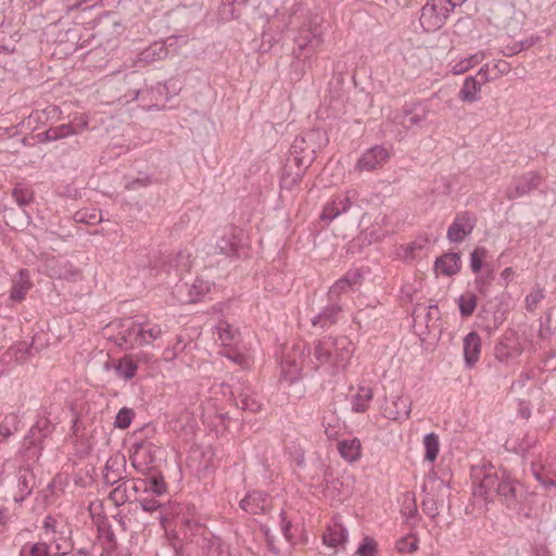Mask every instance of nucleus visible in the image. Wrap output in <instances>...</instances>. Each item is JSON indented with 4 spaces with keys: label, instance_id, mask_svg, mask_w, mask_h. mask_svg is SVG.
<instances>
[{
    "label": "nucleus",
    "instance_id": "obj_57",
    "mask_svg": "<svg viewBox=\"0 0 556 556\" xmlns=\"http://www.w3.org/2000/svg\"><path fill=\"white\" fill-rule=\"evenodd\" d=\"M421 509L431 519H434L440 514L438 502L432 496H427L422 500Z\"/></svg>",
    "mask_w": 556,
    "mask_h": 556
},
{
    "label": "nucleus",
    "instance_id": "obj_41",
    "mask_svg": "<svg viewBox=\"0 0 556 556\" xmlns=\"http://www.w3.org/2000/svg\"><path fill=\"white\" fill-rule=\"evenodd\" d=\"M384 231L379 226H371L364 230L358 236V241L362 244H371L374 242H377L381 240L384 237Z\"/></svg>",
    "mask_w": 556,
    "mask_h": 556
},
{
    "label": "nucleus",
    "instance_id": "obj_11",
    "mask_svg": "<svg viewBox=\"0 0 556 556\" xmlns=\"http://www.w3.org/2000/svg\"><path fill=\"white\" fill-rule=\"evenodd\" d=\"M355 198L356 192L353 190L333 195L331 200L325 205L320 214V219L332 222L341 214L346 213L351 208L352 202L355 200Z\"/></svg>",
    "mask_w": 556,
    "mask_h": 556
},
{
    "label": "nucleus",
    "instance_id": "obj_32",
    "mask_svg": "<svg viewBox=\"0 0 556 556\" xmlns=\"http://www.w3.org/2000/svg\"><path fill=\"white\" fill-rule=\"evenodd\" d=\"M20 279L13 282V287L11 289L10 298L13 301H22L28 290L31 288V282L29 281V275L27 269H21L18 271Z\"/></svg>",
    "mask_w": 556,
    "mask_h": 556
},
{
    "label": "nucleus",
    "instance_id": "obj_14",
    "mask_svg": "<svg viewBox=\"0 0 556 556\" xmlns=\"http://www.w3.org/2000/svg\"><path fill=\"white\" fill-rule=\"evenodd\" d=\"M330 303L321 308V311L312 319V327L315 330H326L336 325L343 311L340 302L329 301Z\"/></svg>",
    "mask_w": 556,
    "mask_h": 556
},
{
    "label": "nucleus",
    "instance_id": "obj_13",
    "mask_svg": "<svg viewBox=\"0 0 556 556\" xmlns=\"http://www.w3.org/2000/svg\"><path fill=\"white\" fill-rule=\"evenodd\" d=\"M389 157V151L383 146H375L362 154L356 163V169L375 170L382 167Z\"/></svg>",
    "mask_w": 556,
    "mask_h": 556
},
{
    "label": "nucleus",
    "instance_id": "obj_49",
    "mask_svg": "<svg viewBox=\"0 0 556 556\" xmlns=\"http://www.w3.org/2000/svg\"><path fill=\"white\" fill-rule=\"evenodd\" d=\"M418 538L414 534H409L396 541V549L400 553H414L418 548Z\"/></svg>",
    "mask_w": 556,
    "mask_h": 556
},
{
    "label": "nucleus",
    "instance_id": "obj_43",
    "mask_svg": "<svg viewBox=\"0 0 556 556\" xmlns=\"http://www.w3.org/2000/svg\"><path fill=\"white\" fill-rule=\"evenodd\" d=\"M220 354L241 368H248L251 365L250 356L242 350H222Z\"/></svg>",
    "mask_w": 556,
    "mask_h": 556
},
{
    "label": "nucleus",
    "instance_id": "obj_4",
    "mask_svg": "<svg viewBox=\"0 0 556 556\" xmlns=\"http://www.w3.org/2000/svg\"><path fill=\"white\" fill-rule=\"evenodd\" d=\"M324 43V28L318 15L308 16L298 28L293 37V58L302 62L301 71L309 66V60L318 53Z\"/></svg>",
    "mask_w": 556,
    "mask_h": 556
},
{
    "label": "nucleus",
    "instance_id": "obj_5",
    "mask_svg": "<svg viewBox=\"0 0 556 556\" xmlns=\"http://www.w3.org/2000/svg\"><path fill=\"white\" fill-rule=\"evenodd\" d=\"M439 97L437 93L422 101L406 104L402 110L394 112L393 123L402 126L406 130L420 128L430 113H435L434 106Z\"/></svg>",
    "mask_w": 556,
    "mask_h": 556
},
{
    "label": "nucleus",
    "instance_id": "obj_46",
    "mask_svg": "<svg viewBox=\"0 0 556 556\" xmlns=\"http://www.w3.org/2000/svg\"><path fill=\"white\" fill-rule=\"evenodd\" d=\"M538 40H539V37L531 36L529 38H526L523 40L516 42L511 47L507 46L502 52L505 56H513V55H516L519 52L527 50L530 47L534 46L538 42Z\"/></svg>",
    "mask_w": 556,
    "mask_h": 556
},
{
    "label": "nucleus",
    "instance_id": "obj_9",
    "mask_svg": "<svg viewBox=\"0 0 556 556\" xmlns=\"http://www.w3.org/2000/svg\"><path fill=\"white\" fill-rule=\"evenodd\" d=\"M134 452L129 457L132 467L141 475L148 476L154 469L157 446L150 442L136 443Z\"/></svg>",
    "mask_w": 556,
    "mask_h": 556
},
{
    "label": "nucleus",
    "instance_id": "obj_22",
    "mask_svg": "<svg viewBox=\"0 0 556 556\" xmlns=\"http://www.w3.org/2000/svg\"><path fill=\"white\" fill-rule=\"evenodd\" d=\"M280 363L285 380L293 383L301 378L303 370L302 361L296 359L290 351L280 356Z\"/></svg>",
    "mask_w": 556,
    "mask_h": 556
},
{
    "label": "nucleus",
    "instance_id": "obj_27",
    "mask_svg": "<svg viewBox=\"0 0 556 556\" xmlns=\"http://www.w3.org/2000/svg\"><path fill=\"white\" fill-rule=\"evenodd\" d=\"M486 54L484 51H478L469 56L463 58L458 61H453L450 63L451 72L454 75H460L469 71L470 68L475 67L476 65L480 64L484 59Z\"/></svg>",
    "mask_w": 556,
    "mask_h": 556
},
{
    "label": "nucleus",
    "instance_id": "obj_53",
    "mask_svg": "<svg viewBox=\"0 0 556 556\" xmlns=\"http://www.w3.org/2000/svg\"><path fill=\"white\" fill-rule=\"evenodd\" d=\"M53 140H59L66 138L72 135L79 134V130H77L73 123L68 124H62L55 127H51Z\"/></svg>",
    "mask_w": 556,
    "mask_h": 556
},
{
    "label": "nucleus",
    "instance_id": "obj_21",
    "mask_svg": "<svg viewBox=\"0 0 556 556\" xmlns=\"http://www.w3.org/2000/svg\"><path fill=\"white\" fill-rule=\"evenodd\" d=\"M462 268V261L458 253L450 252L438 257L434 263V270L437 274H441L451 277L457 274Z\"/></svg>",
    "mask_w": 556,
    "mask_h": 556
},
{
    "label": "nucleus",
    "instance_id": "obj_34",
    "mask_svg": "<svg viewBox=\"0 0 556 556\" xmlns=\"http://www.w3.org/2000/svg\"><path fill=\"white\" fill-rule=\"evenodd\" d=\"M237 406L242 410L256 413L262 408V403L256 394L252 393L249 389H245L239 394Z\"/></svg>",
    "mask_w": 556,
    "mask_h": 556
},
{
    "label": "nucleus",
    "instance_id": "obj_62",
    "mask_svg": "<svg viewBox=\"0 0 556 556\" xmlns=\"http://www.w3.org/2000/svg\"><path fill=\"white\" fill-rule=\"evenodd\" d=\"M140 506L144 511L154 513L161 507V503L153 497H144L140 500Z\"/></svg>",
    "mask_w": 556,
    "mask_h": 556
},
{
    "label": "nucleus",
    "instance_id": "obj_16",
    "mask_svg": "<svg viewBox=\"0 0 556 556\" xmlns=\"http://www.w3.org/2000/svg\"><path fill=\"white\" fill-rule=\"evenodd\" d=\"M177 93L175 83L172 80L165 84H159L151 89H136L131 93V100L144 99L147 96L155 98L156 102H167L170 98Z\"/></svg>",
    "mask_w": 556,
    "mask_h": 556
},
{
    "label": "nucleus",
    "instance_id": "obj_6",
    "mask_svg": "<svg viewBox=\"0 0 556 556\" xmlns=\"http://www.w3.org/2000/svg\"><path fill=\"white\" fill-rule=\"evenodd\" d=\"M215 254L227 257H241L248 254V244L242 229L233 225L222 229L215 245Z\"/></svg>",
    "mask_w": 556,
    "mask_h": 556
},
{
    "label": "nucleus",
    "instance_id": "obj_40",
    "mask_svg": "<svg viewBox=\"0 0 556 556\" xmlns=\"http://www.w3.org/2000/svg\"><path fill=\"white\" fill-rule=\"evenodd\" d=\"M216 330L219 339L222 340L223 348H230V342L235 340L237 334H239L237 329L227 321H220L217 325Z\"/></svg>",
    "mask_w": 556,
    "mask_h": 556
},
{
    "label": "nucleus",
    "instance_id": "obj_10",
    "mask_svg": "<svg viewBox=\"0 0 556 556\" xmlns=\"http://www.w3.org/2000/svg\"><path fill=\"white\" fill-rule=\"evenodd\" d=\"M477 225V216L469 211L456 214L454 220L447 228L446 238L452 243H460L468 237Z\"/></svg>",
    "mask_w": 556,
    "mask_h": 556
},
{
    "label": "nucleus",
    "instance_id": "obj_20",
    "mask_svg": "<svg viewBox=\"0 0 556 556\" xmlns=\"http://www.w3.org/2000/svg\"><path fill=\"white\" fill-rule=\"evenodd\" d=\"M267 497L268 495L263 491L250 492L240 501V507L253 515L265 513L268 505Z\"/></svg>",
    "mask_w": 556,
    "mask_h": 556
},
{
    "label": "nucleus",
    "instance_id": "obj_29",
    "mask_svg": "<svg viewBox=\"0 0 556 556\" xmlns=\"http://www.w3.org/2000/svg\"><path fill=\"white\" fill-rule=\"evenodd\" d=\"M116 375L125 380L132 379L138 370V363L131 355H124L114 365Z\"/></svg>",
    "mask_w": 556,
    "mask_h": 556
},
{
    "label": "nucleus",
    "instance_id": "obj_38",
    "mask_svg": "<svg viewBox=\"0 0 556 556\" xmlns=\"http://www.w3.org/2000/svg\"><path fill=\"white\" fill-rule=\"evenodd\" d=\"M236 0H222L218 7L217 16L222 23L230 22L239 17V12L235 5Z\"/></svg>",
    "mask_w": 556,
    "mask_h": 556
},
{
    "label": "nucleus",
    "instance_id": "obj_51",
    "mask_svg": "<svg viewBox=\"0 0 556 556\" xmlns=\"http://www.w3.org/2000/svg\"><path fill=\"white\" fill-rule=\"evenodd\" d=\"M323 426L325 428V434L329 439H336L339 435L341 426L339 419L334 415L330 416L328 419L324 416Z\"/></svg>",
    "mask_w": 556,
    "mask_h": 556
},
{
    "label": "nucleus",
    "instance_id": "obj_7",
    "mask_svg": "<svg viewBox=\"0 0 556 556\" xmlns=\"http://www.w3.org/2000/svg\"><path fill=\"white\" fill-rule=\"evenodd\" d=\"M451 12L453 5L446 0H427L421 8L420 25L427 33L438 30L445 24Z\"/></svg>",
    "mask_w": 556,
    "mask_h": 556
},
{
    "label": "nucleus",
    "instance_id": "obj_44",
    "mask_svg": "<svg viewBox=\"0 0 556 556\" xmlns=\"http://www.w3.org/2000/svg\"><path fill=\"white\" fill-rule=\"evenodd\" d=\"M146 477L147 493L150 492L157 496L166 493V484L162 477L152 473Z\"/></svg>",
    "mask_w": 556,
    "mask_h": 556
},
{
    "label": "nucleus",
    "instance_id": "obj_55",
    "mask_svg": "<svg viewBox=\"0 0 556 556\" xmlns=\"http://www.w3.org/2000/svg\"><path fill=\"white\" fill-rule=\"evenodd\" d=\"M154 181L155 180L151 176H149L147 174H140L139 177L134 178V179L127 181L126 185H125V188L127 190H134L135 191V190H138L140 188L148 187V186L152 185Z\"/></svg>",
    "mask_w": 556,
    "mask_h": 556
},
{
    "label": "nucleus",
    "instance_id": "obj_26",
    "mask_svg": "<svg viewBox=\"0 0 556 556\" xmlns=\"http://www.w3.org/2000/svg\"><path fill=\"white\" fill-rule=\"evenodd\" d=\"M348 530L339 523L329 526L324 533L323 541L329 547L343 546L348 542Z\"/></svg>",
    "mask_w": 556,
    "mask_h": 556
},
{
    "label": "nucleus",
    "instance_id": "obj_47",
    "mask_svg": "<svg viewBox=\"0 0 556 556\" xmlns=\"http://www.w3.org/2000/svg\"><path fill=\"white\" fill-rule=\"evenodd\" d=\"M109 498L116 505L121 506L128 501L127 485L125 481L115 484L114 489L110 492Z\"/></svg>",
    "mask_w": 556,
    "mask_h": 556
},
{
    "label": "nucleus",
    "instance_id": "obj_61",
    "mask_svg": "<svg viewBox=\"0 0 556 556\" xmlns=\"http://www.w3.org/2000/svg\"><path fill=\"white\" fill-rule=\"evenodd\" d=\"M490 279H492V271H490L485 276L484 275H478L476 277V280H475L476 288H477V290L481 294H485L486 293Z\"/></svg>",
    "mask_w": 556,
    "mask_h": 556
},
{
    "label": "nucleus",
    "instance_id": "obj_19",
    "mask_svg": "<svg viewBox=\"0 0 556 556\" xmlns=\"http://www.w3.org/2000/svg\"><path fill=\"white\" fill-rule=\"evenodd\" d=\"M17 477V494L14 495L16 503L23 502L28 495L31 494L35 485V475L33 473L29 465L21 466L16 473Z\"/></svg>",
    "mask_w": 556,
    "mask_h": 556
},
{
    "label": "nucleus",
    "instance_id": "obj_35",
    "mask_svg": "<svg viewBox=\"0 0 556 556\" xmlns=\"http://www.w3.org/2000/svg\"><path fill=\"white\" fill-rule=\"evenodd\" d=\"M18 417L15 414H9L4 417L0 424V444L18 430Z\"/></svg>",
    "mask_w": 556,
    "mask_h": 556
},
{
    "label": "nucleus",
    "instance_id": "obj_28",
    "mask_svg": "<svg viewBox=\"0 0 556 556\" xmlns=\"http://www.w3.org/2000/svg\"><path fill=\"white\" fill-rule=\"evenodd\" d=\"M338 451L342 458L353 463L361 457V441L356 438L342 440L338 443Z\"/></svg>",
    "mask_w": 556,
    "mask_h": 556
},
{
    "label": "nucleus",
    "instance_id": "obj_58",
    "mask_svg": "<svg viewBox=\"0 0 556 556\" xmlns=\"http://www.w3.org/2000/svg\"><path fill=\"white\" fill-rule=\"evenodd\" d=\"M79 276H80L79 269L74 267L73 264H71L70 262H65L59 271L60 278H63V279H66L70 281L77 280L79 278Z\"/></svg>",
    "mask_w": 556,
    "mask_h": 556
},
{
    "label": "nucleus",
    "instance_id": "obj_1",
    "mask_svg": "<svg viewBox=\"0 0 556 556\" xmlns=\"http://www.w3.org/2000/svg\"><path fill=\"white\" fill-rule=\"evenodd\" d=\"M329 143L328 134L321 128H312L296 136L290 147L280 184L292 189L299 185L305 172L316 160L317 153Z\"/></svg>",
    "mask_w": 556,
    "mask_h": 556
},
{
    "label": "nucleus",
    "instance_id": "obj_52",
    "mask_svg": "<svg viewBox=\"0 0 556 556\" xmlns=\"http://www.w3.org/2000/svg\"><path fill=\"white\" fill-rule=\"evenodd\" d=\"M544 299V290L540 287L533 288L526 296V307L532 312L538 307V304Z\"/></svg>",
    "mask_w": 556,
    "mask_h": 556
},
{
    "label": "nucleus",
    "instance_id": "obj_2",
    "mask_svg": "<svg viewBox=\"0 0 556 556\" xmlns=\"http://www.w3.org/2000/svg\"><path fill=\"white\" fill-rule=\"evenodd\" d=\"M476 497L492 501L495 496L508 508H516L520 502L521 484L518 479L511 476L504 468L496 469L489 464L481 469H475L472 473Z\"/></svg>",
    "mask_w": 556,
    "mask_h": 556
},
{
    "label": "nucleus",
    "instance_id": "obj_15",
    "mask_svg": "<svg viewBox=\"0 0 556 556\" xmlns=\"http://www.w3.org/2000/svg\"><path fill=\"white\" fill-rule=\"evenodd\" d=\"M362 281V274L358 269L348 270L343 277L338 279L328 291V300L339 302L342 294L348 293Z\"/></svg>",
    "mask_w": 556,
    "mask_h": 556
},
{
    "label": "nucleus",
    "instance_id": "obj_31",
    "mask_svg": "<svg viewBox=\"0 0 556 556\" xmlns=\"http://www.w3.org/2000/svg\"><path fill=\"white\" fill-rule=\"evenodd\" d=\"M203 548L205 551V556H232L230 546L219 536L205 539Z\"/></svg>",
    "mask_w": 556,
    "mask_h": 556
},
{
    "label": "nucleus",
    "instance_id": "obj_23",
    "mask_svg": "<svg viewBox=\"0 0 556 556\" xmlns=\"http://www.w3.org/2000/svg\"><path fill=\"white\" fill-rule=\"evenodd\" d=\"M482 86L477 76H467L458 92L459 100L467 103L478 102L481 99Z\"/></svg>",
    "mask_w": 556,
    "mask_h": 556
},
{
    "label": "nucleus",
    "instance_id": "obj_3",
    "mask_svg": "<svg viewBox=\"0 0 556 556\" xmlns=\"http://www.w3.org/2000/svg\"><path fill=\"white\" fill-rule=\"evenodd\" d=\"M162 334L159 325L144 324L132 318L114 320L103 328V337L117 348H136L153 344Z\"/></svg>",
    "mask_w": 556,
    "mask_h": 556
},
{
    "label": "nucleus",
    "instance_id": "obj_56",
    "mask_svg": "<svg viewBox=\"0 0 556 556\" xmlns=\"http://www.w3.org/2000/svg\"><path fill=\"white\" fill-rule=\"evenodd\" d=\"M377 552V543L374 539L366 536L358 546L356 554L358 556H375Z\"/></svg>",
    "mask_w": 556,
    "mask_h": 556
},
{
    "label": "nucleus",
    "instance_id": "obj_8",
    "mask_svg": "<svg viewBox=\"0 0 556 556\" xmlns=\"http://www.w3.org/2000/svg\"><path fill=\"white\" fill-rule=\"evenodd\" d=\"M316 368L334 376L349 364L352 354L350 350H314Z\"/></svg>",
    "mask_w": 556,
    "mask_h": 556
},
{
    "label": "nucleus",
    "instance_id": "obj_45",
    "mask_svg": "<svg viewBox=\"0 0 556 556\" xmlns=\"http://www.w3.org/2000/svg\"><path fill=\"white\" fill-rule=\"evenodd\" d=\"M35 433V429L31 428L29 430V434L26 435L24 438V441H23V447H22V452L23 454L28 458V459H38L39 456H40V447H38L34 440H33V435Z\"/></svg>",
    "mask_w": 556,
    "mask_h": 556
},
{
    "label": "nucleus",
    "instance_id": "obj_48",
    "mask_svg": "<svg viewBox=\"0 0 556 556\" xmlns=\"http://www.w3.org/2000/svg\"><path fill=\"white\" fill-rule=\"evenodd\" d=\"M536 444L538 438L535 435L525 433L523 437L515 443L513 448L515 452L523 455L534 448Z\"/></svg>",
    "mask_w": 556,
    "mask_h": 556
},
{
    "label": "nucleus",
    "instance_id": "obj_37",
    "mask_svg": "<svg viewBox=\"0 0 556 556\" xmlns=\"http://www.w3.org/2000/svg\"><path fill=\"white\" fill-rule=\"evenodd\" d=\"M12 197L20 207H24L33 202L34 191L23 184H17L12 190Z\"/></svg>",
    "mask_w": 556,
    "mask_h": 556
},
{
    "label": "nucleus",
    "instance_id": "obj_17",
    "mask_svg": "<svg viewBox=\"0 0 556 556\" xmlns=\"http://www.w3.org/2000/svg\"><path fill=\"white\" fill-rule=\"evenodd\" d=\"M410 413V403L407 399L394 396L386 401L382 406V415L389 420L397 421L407 419Z\"/></svg>",
    "mask_w": 556,
    "mask_h": 556
},
{
    "label": "nucleus",
    "instance_id": "obj_42",
    "mask_svg": "<svg viewBox=\"0 0 556 556\" xmlns=\"http://www.w3.org/2000/svg\"><path fill=\"white\" fill-rule=\"evenodd\" d=\"M531 472L546 492L556 494V481L554 479L544 475L535 464L531 465Z\"/></svg>",
    "mask_w": 556,
    "mask_h": 556
},
{
    "label": "nucleus",
    "instance_id": "obj_63",
    "mask_svg": "<svg viewBox=\"0 0 556 556\" xmlns=\"http://www.w3.org/2000/svg\"><path fill=\"white\" fill-rule=\"evenodd\" d=\"M480 357V350H464L465 364L468 368L476 365Z\"/></svg>",
    "mask_w": 556,
    "mask_h": 556
},
{
    "label": "nucleus",
    "instance_id": "obj_12",
    "mask_svg": "<svg viewBox=\"0 0 556 556\" xmlns=\"http://www.w3.org/2000/svg\"><path fill=\"white\" fill-rule=\"evenodd\" d=\"M541 177L539 174L529 172L522 176L513 178L505 195L508 200H515L528 194L531 190L539 187Z\"/></svg>",
    "mask_w": 556,
    "mask_h": 556
},
{
    "label": "nucleus",
    "instance_id": "obj_50",
    "mask_svg": "<svg viewBox=\"0 0 556 556\" xmlns=\"http://www.w3.org/2000/svg\"><path fill=\"white\" fill-rule=\"evenodd\" d=\"M134 416L135 412L131 408L123 407L118 410L115 417L114 426L118 429H127L130 426Z\"/></svg>",
    "mask_w": 556,
    "mask_h": 556
},
{
    "label": "nucleus",
    "instance_id": "obj_39",
    "mask_svg": "<svg viewBox=\"0 0 556 556\" xmlns=\"http://www.w3.org/2000/svg\"><path fill=\"white\" fill-rule=\"evenodd\" d=\"M477 295L472 292H466L458 299L459 312L463 317H469L477 307Z\"/></svg>",
    "mask_w": 556,
    "mask_h": 556
},
{
    "label": "nucleus",
    "instance_id": "obj_59",
    "mask_svg": "<svg viewBox=\"0 0 556 556\" xmlns=\"http://www.w3.org/2000/svg\"><path fill=\"white\" fill-rule=\"evenodd\" d=\"M28 352H29V350H22V349L7 350L5 353L2 355L1 361L10 362L13 357H15V359L17 362H24L28 356Z\"/></svg>",
    "mask_w": 556,
    "mask_h": 556
},
{
    "label": "nucleus",
    "instance_id": "obj_18",
    "mask_svg": "<svg viewBox=\"0 0 556 556\" xmlns=\"http://www.w3.org/2000/svg\"><path fill=\"white\" fill-rule=\"evenodd\" d=\"M126 459L124 456H111L103 469V482L108 485L114 486L116 483L124 480L123 472L125 471Z\"/></svg>",
    "mask_w": 556,
    "mask_h": 556
},
{
    "label": "nucleus",
    "instance_id": "obj_30",
    "mask_svg": "<svg viewBox=\"0 0 556 556\" xmlns=\"http://www.w3.org/2000/svg\"><path fill=\"white\" fill-rule=\"evenodd\" d=\"M192 267V255L189 251H179L168 262V271L174 269L178 276L188 273Z\"/></svg>",
    "mask_w": 556,
    "mask_h": 556
},
{
    "label": "nucleus",
    "instance_id": "obj_24",
    "mask_svg": "<svg viewBox=\"0 0 556 556\" xmlns=\"http://www.w3.org/2000/svg\"><path fill=\"white\" fill-rule=\"evenodd\" d=\"M167 54L168 49L165 43L155 41L139 53L138 62L142 64H150L155 61L165 59Z\"/></svg>",
    "mask_w": 556,
    "mask_h": 556
},
{
    "label": "nucleus",
    "instance_id": "obj_36",
    "mask_svg": "<svg viewBox=\"0 0 556 556\" xmlns=\"http://www.w3.org/2000/svg\"><path fill=\"white\" fill-rule=\"evenodd\" d=\"M424 446H425V459L429 462H434L439 454V435L434 432L428 433L424 438Z\"/></svg>",
    "mask_w": 556,
    "mask_h": 556
},
{
    "label": "nucleus",
    "instance_id": "obj_25",
    "mask_svg": "<svg viewBox=\"0 0 556 556\" xmlns=\"http://www.w3.org/2000/svg\"><path fill=\"white\" fill-rule=\"evenodd\" d=\"M211 283L202 278H195L191 286L181 285L178 287V291L182 289L188 291L187 302L195 303L201 301L206 293L211 290Z\"/></svg>",
    "mask_w": 556,
    "mask_h": 556
},
{
    "label": "nucleus",
    "instance_id": "obj_54",
    "mask_svg": "<svg viewBox=\"0 0 556 556\" xmlns=\"http://www.w3.org/2000/svg\"><path fill=\"white\" fill-rule=\"evenodd\" d=\"M488 255L485 248H477L470 254V268L473 273H479L482 268V260Z\"/></svg>",
    "mask_w": 556,
    "mask_h": 556
},
{
    "label": "nucleus",
    "instance_id": "obj_60",
    "mask_svg": "<svg viewBox=\"0 0 556 556\" xmlns=\"http://www.w3.org/2000/svg\"><path fill=\"white\" fill-rule=\"evenodd\" d=\"M30 556H50V546L47 543H35L29 548Z\"/></svg>",
    "mask_w": 556,
    "mask_h": 556
},
{
    "label": "nucleus",
    "instance_id": "obj_64",
    "mask_svg": "<svg viewBox=\"0 0 556 556\" xmlns=\"http://www.w3.org/2000/svg\"><path fill=\"white\" fill-rule=\"evenodd\" d=\"M464 348H480L481 346V340L477 332L471 331L469 332L464 339Z\"/></svg>",
    "mask_w": 556,
    "mask_h": 556
},
{
    "label": "nucleus",
    "instance_id": "obj_33",
    "mask_svg": "<svg viewBox=\"0 0 556 556\" xmlns=\"http://www.w3.org/2000/svg\"><path fill=\"white\" fill-rule=\"evenodd\" d=\"M374 392L369 387H359L357 393L352 399V409L355 413H365L372 400Z\"/></svg>",
    "mask_w": 556,
    "mask_h": 556
}]
</instances>
